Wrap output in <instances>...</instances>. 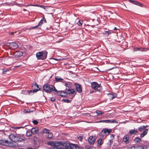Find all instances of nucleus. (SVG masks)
Returning <instances> with one entry per match:
<instances>
[{"mask_svg": "<svg viewBox=\"0 0 149 149\" xmlns=\"http://www.w3.org/2000/svg\"><path fill=\"white\" fill-rule=\"evenodd\" d=\"M0 144L4 146H8L11 147H15L18 146L17 144H13V142H9L5 139H0Z\"/></svg>", "mask_w": 149, "mask_h": 149, "instance_id": "1", "label": "nucleus"}, {"mask_svg": "<svg viewBox=\"0 0 149 149\" xmlns=\"http://www.w3.org/2000/svg\"><path fill=\"white\" fill-rule=\"evenodd\" d=\"M43 90L46 93H50L52 91H57V89L53 85L48 84H45L43 86Z\"/></svg>", "mask_w": 149, "mask_h": 149, "instance_id": "2", "label": "nucleus"}, {"mask_svg": "<svg viewBox=\"0 0 149 149\" xmlns=\"http://www.w3.org/2000/svg\"><path fill=\"white\" fill-rule=\"evenodd\" d=\"M47 54L45 50L38 52L36 54V57L38 60H44L46 58Z\"/></svg>", "mask_w": 149, "mask_h": 149, "instance_id": "3", "label": "nucleus"}, {"mask_svg": "<svg viewBox=\"0 0 149 149\" xmlns=\"http://www.w3.org/2000/svg\"><path fill=\"white\" fill-rule=\"evenodd\" d=\"M91 87L93 89L95 92H100L102 91V87L100 84H99L96 82L94 81L91 83Z\"/></svg>", "mask_w": 149, "mask_h": 149, "instance_id": "4", "label": "nucleus"}, {"mask_svg": "<svg viewBox=\"0 0 149 149\" xmlns=\"http://www.w3.org/2000/svg\"><path fill=\"white\" fill-rule=\"evenodd\" d=\"M138 130L139 132H143L140 134V137L141 138H143L145 136L147 135L148 131V129L145 130L144 125H142L139 127L138 128Z\"/></svg>", "mask_w": 149, "mask_h": 149, "instance_id": "5", "label": "nucleus"}, {"mask_svg": "<svg viewBox=\"0 0 149 149\" xmlns=\"http://www.w3.org/2000/svg\"><path fill=\"white\" fill-rule=\"evenodd\" d=\"M11 136L12 141V142L13 143V144H17L16 143L17 142L19 143L24 140L23 139L19 137L17 135L13 134Z\"/></svg>", "mask_w": 149, "mask_h": 149, "instance_id": "6", "label": "nucleus"}, {"mask_svg": "<svg viewBox=\"0 0 149 149\" xmlns=\"http://www.w3.org/2000/svg\"><path fill=\"white\" fill-rule=\"evenodd\" d=\"M63 146L65 149H77L78 147L77 144L65 143H63Z\"/></svg>", "mask_w": 149, "mask_h": 149, "instance_id": "7", "label": "nucleus"}, {"mask_svg": "<svg viewBox=\"0 0 149 149\" xmlns=\"http://www.w3.org/2000/svg\"><path fill=\"white\" fill-rule=\"evenodd\" d=\"M5 45L8 47L10 49H12L17 48L18 47L17 44L14 42H7L5 43Z\"/></svg>", "mask_w": 149, "mask_h": 149, "instance_id": "8", "label": "nucleus"}, {"mask_svg": "<svg viewBox=\"0 0 149 149\" xmlns=\"http://www.w3.org/2000/svg\"><path fill=\"white\" fill-rule=\"evenodd\" d=\"M75 87L76 91L79 93H80L82 92V88L81 84L75 83L74 84Z\"/></svg>", "mask_w": 149, "mask_h": 149, "instance_id": "9", "label": "nucleus"}, {"mask_svg": "<svg viewBox=\"0 0 149 149\" xmlns=\"http://www.w3.org/2000/svg\"><path fill=\"white\" fill-rule=\"evenodd\" d=\"M62 142H56V144L53 147V149H65V148L62 147L63 145L62 144Z\"/></svg>", "mask_w": 149, "mask_h": 149, "instance_id": "10", "label": "nucleus"}, {"mask_svg": "<svg viewBox=\"0 0 149 149\" xmlns=\"http://www.w3.org/2000/svg\"><path fill=\"white\" fill-rule=\"evenodd\" d=\"M130 136H132L133 135H137L139 134V131L137 129H131L129 131L128 133Z\"/></svg>", "mask_w": 149, "mask_h": 149, "instance_id": "11", "label": "nucleus"}, {"mask_svg": "<svg viewBox=\"0 0 149 149\" xmlns=\"http://www.w3.org/2000/svg\"><path fill=\"white\" fill-rule=\"evenodd\" d=\"M96 136H90L88 139L89 143L90 145H93L96 139Z\"/></svg>", "mask_w": 149, "mask_h": 149, "instance_id": "12", "label": "nucleus"}, {"mask_svg": "<svg viewBox=\"0 0 149 149\" xmlns=\"http://www.w3.org/2000/svg\"><path fill=\"white\" fill-rule=\"evenodd\" d=\"M66 90L67 91L66 94L75 93L74 95H75L76 94L75 91L73 89L70 88H66Z\"/></svg>", "mask_w": 149, "mask_h": 149, "instance_id": "13", "label": "nucleus"}, {"mask_svg": "<svg viewBox=\"0 0 149 149\" xmlns=\"http://www.w3.org/2000/svg\"><path fill=\"white\" fill-rule=\"evenodd\" d=\"M23 54L22 52L19 51H16L13 54V55L16 58L21 57Z\"/></svg>", "mask_w": 149, "mask_h": 149, "instance_id": "14", "label": "nucleus"}, {"mask_svg": "<svg viewBox=\"0 0 149 149\" xmlns=\"http://www.w3.org/2000/svg\"><path fill=\"white\" fill-rule=\"evenodd\" d=\"M103 121V123H118V122L116 120L114 119L105 120H104V121Z\"/></svg>", "mask_w": 149, "mask_h": 149, "instance_id": "15", "label": "nucleus"}, {"mask_svg": "<svg viewBox=\"0 0 149 149\" xmlns=\"http://www.w3.org/2000/svg\"><path fill=\"white\" fill-rule=\"evenodd\" d=\"M123 141L126 144H128L129 143V136L125 135L123 138Z\"/></svg>", "mask_w": 149, "mask_h": 149, "instance_id": "16", "label": "nucleus"}, {"mask_svg": "<svg viewBox=\"0 0 149 149\" xmlns=\"http://www.w3.org/2000/svg\"><path fill=\"white\" fill-rule=\"evenodd\" d=\"M40 90V88H36L34 89V90H30L28 91V95H32L34 93H36L38 91Z\"/></svg>", "mask_w": 149, "mask_h": 149, "instance_id": "17", "label": "nucleus"}, {"mask_svg": "<svg viewBox=\"0 0 149 149\" xmlns=\"http://www.w3.org/2000/svg\"><path fill=\"white\" fill-rule=\"evenodd\" d=\"M31 130L33 134H35L38 131V129L37 127H33L31 129Z\"/></svg>", "mask_w": 149, "mask_h": 149, "instance_id": "18", "label": "nucleus"}, {"mask_svg": "<svg viewBox=\"0 0 149 149\" xmlns=\"http://www.w3.org/2000/svg\"><path fill=\"white\" fill-rule=\"evenodd\" d=\"M111 131V130L107 128L103 129L102 131V132H103L104 133H108V134H109Z\"/></svg>", "mask_w": 149, "mask_h": 149, "instance_id": "19", "label": "nucleus"}, {"mask_svg": "<svg viewBox=\"0 0 149 149\" xmlns=\"http://www.w3.org/2000/svg\"><path fill=\"white\" fill-rule=\"evenodd\" d=\"M63 79L61 77H59L58 76H56L55 77V81L56 82H61Z\"/></svg>", "mask_w": 149, "mask_h": 149, "instance_id": "20", "label": "nucleus"}, {"mask_svg": "<svg viewBox=\"0 0 149 149\" xmlns=\"http://www.w3.org/2000/svg\"><path fill=\"white\" fill-rule=\"evenodd\" d=\"M44 23H47L46 20L44 17H43L41 19L40 21L38 24H39V25H40V26Z\"/></svg>", "mask_w": 149, "mask_h": 149, "instance_id": "21", "label": "nucleus"}, {"mask_svg": "<svg viewBox=\"0 0 149 149\" xmlns=\"http://www.w3.org/2000/svg\"><path fill=\"white\" fill-rule=\"evenodd\" d=\"M141 138L139 137H136L134 140L135 143H139L141 141Z\"/></svg>", "mask_w": 149, "mask_h": 149, "instance_id": "22", "label": "nucleus"}, {"mask_svg": "<svg viewBox=\"0 0 149 149\" xmlns=\"http://www.w3.org/2000/svg\"><path fill=\"white\" fill-rule=\"evenodd\" d=\"M108 95L109 96V99L110 100H112L116 97L115 96L113 95L111 93L108 94Z\"/></svg>", "mask_w": 149, "mask_h": 149, "instance_id": "23", "label": "nucleus"}, {"mask_svg": "<svg viewBox=\"0 0 149 149\" xmlns=\"http://www.w3.org/2000/svg\"><path fill=\"white\" fill-rule=\"evenodd\" d=\"M143 149H147L149 147V143H145L141 146Z\"/></svg>", "mask_w": 149, "mask_h": 149, "instance_id": "24", "label": "nucleus"}, {"mask_svg": "<svg viewBox=\"0 0 149 149\" xmlns=\"http://www.w3.org/2000/svg\"><path fill=\"white\" fill-rule=\"evenodd\" d=\"M56 144V142H54L53 141H49L47 143V144L54 147Z\"/></svg>", "mask_w": 149, "mask_h": 149, "instance_id": "25", "label": "nucleus"}, {"mask_svg": "<svg viewBox=\"0 0 149 149\" xmlns=\"http://www.w3.org/2000/svg\"><path fill=\"white\" fill-rule=\"evenodd\" d=\"M36 28L38 29H40V25H39V24H38L37 25L34 26H31L29 28V29H35Z\"/></svg>", "mask_w": 149, "mask_h": 149, "instance_id": "26", "label": "nucleus"}, {"mask_svg": "<svg viewBox=\"0 0 149 149\" xmlns=\"http://www.w3.org/2000/svg\"><path fill=\"white\" fill-rule=\"evenodd\" d=\"M36 86L37 88H40V89L41 88V86H40V87L36 82H34L32 84L31 87H35Z\"/></svg>", "mask_w": 149, "mask_h": 149, "instance_id": "27", "label": "nucleus"}, {"mask_svg": "<svg viewBox=\"0 0 149 149\" xmlns=\"http://www.w3.org/2000/svg\"><path fill=\"white\" fill-rule=\"evenodd\" d=\"M134 4L138 6H140V7H142V4L141 3H140L139 2L136 1H134Z\"/></svg>", "mask_w": 149, "mask_h": 149, "instance_id": "28", "label": "nucleus"}, {"mask_svg": "<svg viewBox=\"0 0 149 149\" xmlns=\"http://www.w3.org/2000/svg\"><path fill=\"white\" fill-rule=\"evenodd\" d=\"M110 33H111V32L109 31H104L103 33V35L107 36H108Z\"/></svg>", "mask_w": 149, "mask_h": 149, "instance_id": "29", "label": "nucleus"}, {"mask_svg": "<svg viewBox=\"0 0 149 149\" xmlns=\"http://www.w3.org/2000/svg\"><path fill=\"white\" fill-rule=\"evenodd\" d=\"M102 139L100 137L99 139L97 140V144L98 145H99L100 146H101L103 143L102 142Z\"/></svg>", "mask_w": 149, "mask_h": 149, "instance_id": "30", "label": "nucleus"}, {"mask_svg": "<svg viewBox=\"0 0 149 149\" xmlns=\"http://www.w3.org/2000/svg\"><path fill=\"white\" fill-rule=\"evenodd\" d=\"M37 138L36 137L34 136L33 138V144L37 143Z\"/></svg>", "mask_w": 149, "mask_h": 149, "instance_id": "31", "label": "nucleus"}, {"mask_svg": "<svg viewBox=\"0 0 149 149\" xmlns=\"http://www.w3.org/2000/svg\"><path fill=\"white\" fill-rule=\"evenodd\" d=\"M21 93L24 95H28V90H22L21 91Z\"/></svg>", "mask_w": 149, "mask_h": 149, "instance_id": "32", "label": "nucleus"}, {"mask_svg": "<svg viewBox=\"0 0 149 149\" xmlns=\"http://www.w3.org/2000/svg\"><path fill=\"white\" fill-rule=\"evenodd\" d=\"M33 134L31 132V130L27 131L26 135L28 136H31Z\"/></svg>", "mask_w": 149, "mask_h": 149, "instance_id": "33", "label": "nucleus"}, {"mask_svg": "<svg viewBox=\"0 0 149 149\" xmlns=\"http://www.w3.org/2000/svg\"><path fill=\"white\" fill-rule=\"evenodd\" d=\"M62 101H63L65 103H70L71 102V100H69L68 99H63L62 100Z\"/></svg>", "mask_w": 149, "mask_h": 149, "instance_id": "34", "label": "nucleus"}, {"mask_svg": "<svg viewBox=\"0 0 149 149\" xmlns=\"http://www.w3.org/2000/svg\"><path fill=\"white\" fill-rule=\"evenodd\" d=\"M42 132L43 133L48 134L49 132V130L46 128H45L43 130Z\"/></svg>", "mask_w": 149, "mask_h": 149, "instance_id": "35", "label": "nucleus"}, {"mask_svg": "<svg viewBox=\"0 0 149 149\" xmlns=\"http://www.w3.org/2000/svg\"><path fill=\"white\" fill-rule=\"evenodd\" d=\"M53 134H52V132L49 133H48V135L47 136V138L49 139H51L53 137Z\"/></svg>", "mask_w": 149, "mask_h": 149, "instance_id": "36", "label": "nucleus"}, {"mask_svg": "<svg viewBox=\"0 0 149 149\" xmlns=\"http://www.w3.org/2000/svg\"><path fill=\"white\" fill-rule=\"evenodd\" d=\"M96 112L98 115H99V114H103L104 113L103 112H102L99 110H96Z\"/></svg>", "mask_w": 149, "mask_h": 149, "instance_id": "37", "label": "nucleus"}, {"mask_svg": "<svg viewBox=\"0 0 149 149\" xmlns=\"http://www.w3.org/2000/svg\"><path fill=\"white\" fill-rule=\"evenodd\" d=\"M54 92L57 93L61 97V95H63L62 94V91H58L57 90V91H54Z\"/></svg>", "mask_w": 149, "mask_h": 149, "instance_id": "38", "label": "nucleus"}, {"mask_svg": "<svg viewBox=\"0 0 149 149\" xmlns=\"http://www.w3.org/2000/svg\"><path fill=\"white\" fill-rule=\"evenodd\" d=\"M134 51H141L142 49L141 48L135 47L134 48Z\"/></svg>", "mask_w": 149, "mask_h": 149, "instance_id": "39", "label": "nucleus"}, {"mask_svg": "<svg viewBox=\"0 0 149 149\" xmlns=\"http://www.w3.org/2000/svg\"><path fill=\"white\" fill-rule=\"evenodd\" d=\"M83 22V21L82 20H79V21L77 22V24L78 25L81 26Z\"/></svg>", "mask_w": 149, "mask_h": 149, "instance_id": "40", "label": "nucleus"}, {"mask_svg": "<svg viewBox=\"0 0 149 149\" xmlns=\"http://www.w3.org/2000/svg\"><path fill=\"white\" fill-rule=\"evenodd\" d=\"M86 148L87 149H95V147L91 146H87Z\"/></svg>", "mask_w": 149, "mask_h": 149, "instance_id": "41", "label": "nucleus"}, {"mask_svg": "<svg viewBox=\"0 0 149 149\" xmlns=\"http://www.w3.org/2000/svg\"><path fill=\"white\" fill-rule=\"evenodd\" d=\"M34 149H37L39 148V146L38 145L37 143L35 144H33V146Z\"/></svg>", "mask_w": 149, "mask_h": 149, "instance_id": "42", "label": "nucleus"}, {"mask_svg": "<svg viewBox=\"0 0 149 149\" xmlns=\"http://www.w3.org/2000/svg\"><path fill=\"white\" fill-rule=\"evenodd\" d=\"M65 85L66 87H68V88H70L71 85L70 84L68 83H65Z\"/></svg>", "mask_w": 149, "mask_h": 149, "instance_id": "43", "label": "nucleus"}, {"mask_svg": "<svg viewBox=\"0 0 149 149\" xmlns=\"http://www.w3.org/2000/svg\"><path fill=\"white\" fill-rule=\"evenodd\" d=\"M135 149H143V148L141 145L135 146Z\"/></svg>", "mask_w": 149, "mask_h": 149, "instance_id": "44", "label": "nucleus"}, {"mask_svg": "<svg viewBox=\"0 0 149 149\" xmlns=\"http://www.w3.org/2000/svg\"><path fill=\"white\" fill-rule=\"evenodd\" d=\"M141 49H142V50H141V51L146 52V51H147L148 50H149V48H141Z\"/></svg>", "mask_w": 149, "mask_h": 149, "instance_id": "45", "label": "nucleus"}, {"mask_svg": "<svg viewBox=\"0 0 149 149\" xmlns=\"http://www.w3.org/2000/svg\"><path fill=\"white\" fill-rule=\"evenodd\" d=\"M23 112L25 113H29V111H28V109H24Z\"/></svg>", "mask_w": 149, "mask_h": 149, "instance_id": "46", "label": "nucleus"}, {"mask_svg": "<svg viewBox=\"0 0 149 149\" xmlns=\"http://www.w3.org/2000/svg\"><path fill=\"white\" fill-rule=\"evenodd\" d=\"M33 123L34 125H36L38 123V122L36 120H34L33 121Z\"/></svg>", "mask_w": 149, "mask_h": 149, "instance_id": "47", "label": "nucleus"}, {"mask_svg": "<svg viewBox=\"0 0 149 149\" xmlns=\"http://www.w3.org/2000/svg\"><path fill=\"white\" fill-rule=\"evenodd\" d=\"M50 100L52 102H54L55 101L56 99L54 97H51L50 99Z\"/></svg>", "mask_w": 149, "mask_h": 149, "instance_id": "48", "label": "nucleus"}, {"mask_svg": "<svg viewBox=\"0 0 149 149\" xmlns=\"http://www.w3.org/2000/svg\"><path fill=\"white\" fill-rule=\"evenodd\" d=\"M78 139L80 141H81L83 139V137L82 136H79L78 137Z\"/></svg>", "mask_w": 149, "mask_h": 149, "instance_id": "49", "label": "nucleus"}, {"mask_svg": "<svg viewBox=\"0 0 149 149\" xmlns=\"http://www.w3.org/2000/svg\"><path fill=\"white\" fill-rule=\"evenodd\" d=\"M127 149H135V146H132L128 148Z\"/></svg>", "mask_w": 149, "mask_h": 149, "instance_id": "50", "label": "nucleus"}, {"mask_svg": "<svg viewBox=\"0 0 149 149\" xmlns=\"http://www.w3.org/2000/svg\"><path fill=\"white\" fill-rule=\"evenodd\" d=\"M109 145H111L112 144L113 141L112 140L110 139L109 140Z\"/></svg>", "mask_w": 149, "mask_h": 149, "instance_id": "51", "label": "nucleus"}, {"mask_svg": "<svg viewBox=\"0 0 149 149\" xmlns=\"http://www.w3.org/2000/svg\"><path fill=\"white\" fill-rule=\"evenodd\" d=\"M129 1L130 3H131L134 4V0H129Z\"/></svg>", "mask_w": 149, "mask_h": 149, "instance_id": "52", "label": "nucleus"}, {"mask_svg": "<svg viewBox=\"0 0 149 149\" xmlns=\"http://www.w3.org/2000/svg\"><path fill=\"white\" fill-rule=\"evenodd\" d=\"M39 7L45 9V6L43 5H40Z\"/></svg>", "mask_w": 149, "mask_h": 149, "instance_id": "53", "label": "nucleus"}, {"mask_svg": "<svg viewBox=\"0 0 149 149\" xmlns=\"http://www.w3.org/2000/svg\"><path fill=\"white\" fill-rule=\"evenodd\" d=\"M110 137L111 138L113 139L114 138V135L113 134H111L110 135Z\"/></svg>", "mask_w": 149, "mask_h": 149, "instance_id": "54", "label": "nucleus"}, {"mask_svg": "<svg viewBox=\"0 0 149 149\" xmlns=\"http://www.w3.org/2000/svg\"><path fill=\"white\" fill-rule=\"evenodd\" d=\"M114 67H113V68H110L109 69H108L107 70V71H109L110 70H111L113 69H114Z\"/></svg>", "mask_w": 149, "mask_h": 149, "instance_id": "55", "label": "nucleus"}, {"mask_svg": "<svg viewBox=\"0 0 149 149\" xmlns=\"http://www.w3.org/2000/svg\"><path fill=\"white\" fill-rule=\"evenodd\" d=\"M66 92L67 91H66V90L62 91V93H66Z\"/></svg>", "mask_w": 149, "mask_h": 149, "instance_id": "56", "label": "nucleus"}, {"mask_svg": "<svg viewBox=\"0 0 149 149\" xmlns=\"http://www.w3.org/2000/svg\"><path fill=\"white\" fill-rule=\"evenodd\" d=\"M40 5L38 4H35L33 5V6H37V7H39Z\"/></svg>", "mask_w": 149, "mask_h": 149, "instance_id": "57", "label": "nucleus"}, {"mask_svg": "<svg viewBox=\"0 0 149 149\" xmlns=\"http://www.w3.org/2000/svg\"><path fill=\"white\" fill-rule=\"evenodd\" d=\"M94 92V91L93 90H91L90 91V93H92Z\"/></svg>", "mask_w": 149, "mask_h": 149, "instance_id": "58", "label": "nucleus"}, {"mask_svg": "<svg viewBox=\"0 0 149 149\" xmlns=\"http://www.w3.org/2000/svg\"><path fill=\"white\" fill-rule=\"evenodd\" d=\"M28 111H29V113H31V112L33 111V110H31V109H28Z\"/></svg>", "mask_w": 149, "mask_h": 149, "instance_id": "59", "label": "nucleus"}, {"mask_svg": "<svg viewBox=\"0 0 149 149\" xmlns=\"http://www.w3.org/2000/svg\"><path fill=\"white\" fill-rule=\"evenodd\" d=\"M61 97H67V95H61Z\"/></svg>", "mask_w": 149, "mask_h": 149, "instance_id": "60", "label": "nucleus"}, {"mask_svg": "<svg viewBox=\"0 0 149 149\" xmlns=\"http://www.w3.org/2000/svg\"><path fill=\"white\" fill-rule=\"evenodd\" d=\"M144 127L145 130H146V128L148 127V125H144Z\"/></svg>", "mask_w": 149, "mask_h": 149, "instance_id": "61", "label": "nucleus"}, {"mask_svg": "<svg viewBox=\"0 0 149 149\" xmlns=\"http://www.w3.org/2000/svg\"><path fill=\"white\" fill-rule=\"evenodd\" d=\"M52 59L57 61H58V60H59V59H58L57 58H53Z\"/></svg>", "mask_w": 149, "mask_h": 149, "instance_id": "62", "label": "nucleus"}, {"mask_svg": "<svg viewBox=\"0 0 149 149\" xmlns=\"http://www.w3.org/2000/svg\"><path fill=\"white\" fill-rule=\"evenodd\" d=\"M6 70H3V73H4V74H6Z\"/></svg>", "mask_w": 149, "mask_h": 149, "instance_id": "63", "label": "nucleus"}, {"mask_svg": "<svg viewBox=\"0 0 149 149\" xmlns=\"http://www.w3.org/2000/svg\"><path fill=\"white\" fill-rule=\"evenodd\" d=\"M14 34V33L13 32H12L10 33V34L11 35H13Z\"/></svg>", "mask_w": 149, "mask_h": 149, "instance_id": "64", "label": "nucleus"}]
</instances>
